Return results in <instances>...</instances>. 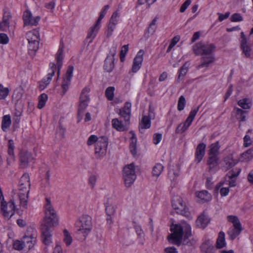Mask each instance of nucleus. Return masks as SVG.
Returning a JSON list of instances; mask_svg holds the SVG:
<instances>
[{
	"mask_svg": "<svg viewBox=\"0 0 253 253\" xmlns=\"http://www.w3.org/2000/svg\"><path fill=\"white\" fill-rule=\"evenodd\" d=\"M20 166L22 168H27L30 163L35 160L31 152L26 149H22L19 154Z\"/></svg>",
	"mask_w": 253,
	"mask_h": 253,
	"instance_id": "12",
	"label": "nucleus"
},
{
	"mask_svg": "<svg viewBox=\"0 0 253 253\" xmlns=\"http://www.w3.org/2000/svg\"><path fill=\"white\" fill-rule=\"evenodd\" d=\"M105 211L107 215H114L117 207L115 205L110 204L109 203L105 204Z\"/></svg>",
	"mask_w": 253,
	"mask_h": 253,
	"instance_id": "48",
	"label": "nucleus"
},
{
	"mask_svg": "<svg viewBox=\"0 0 253 253\" xmlns=\"http://www.w3.org/2000/svg\"><path fill=\"white\" fill-rule=\"evenodd\" d=\"M131 134V137L130 138V142L129 144V149L131 153L134 157L137 155V150H136V137L133 132L132 131L130 132Z\"/></svg>",
	"mask_w": 253,
	"mask_h": 253,
	"instance_id": "36",
	"label": "nucleus"
},
{
	"mask_svg": "<svg viewBox=\"0 0 253 253\" xmlns=\"http://www.w3.org/2000/svg\"><path fill=\"white\" fill-rule=\"evenodd\" d=\"M206 145L204 143H199L197 146L195 150V161L199 163L202 160L205 155Z\"/></svg>",
	"mask_w": 253,
	"mask_h": 253,
	"instance_id": "24",
	"label": "nucleus"
},
{
	"mask_svg": "<svg viewBox=\"0 0 253 253\" xmlns=\"http://www.w3.org/2000/svg\"><path fill=\"white\" fill-rule=\"evenodd\" d=\"M23 96V91L20 88H16L14 90L12 95V100L16 104L21 102Z\"/></svg>",
	"mask_w": 253,
	"mask_h": 253,
	"instance_id": "40",
	"label": "nucleus"
},
{
	"mask_svg": "<svg viewBox=\"0 0 253 253\" xmlns=\"http://www.w3.org/2000/svg\"><path fill=\"white\" fill-rule=\"evenodd\" d=\"M144 53V51L141 49L134 57L131 69L133 73L137 72L140 69L143 60Z\"/></svg>",
	"mask_w": 253,
	"mask_h": 253,
	"instance_id": "21",
	"label": "nucleus"
},
{
	"mask_svg": "<svg viewBox=\"0 0 253 253\" xmlns=\"http://www.w3.org/2000/svg\"><path fill=\"white\" fill-rule=\"evenodd\" d=\"M14 142L12 140L10 139L8 141V154L9 155V157L7 158V162L8 163H10V162H13L15 160V155H14Z\"/></svg>",
	"mask_w": 253,
	"mask_h": 253,
	"instance_id": "33",
	"label": "nucleus"
},
{
	"mask_svg": "<svg viewBox=\"0 0 253 253\" xmlns=\"http://www.w3.org/2000/svg\"><path fill=\"white\" fill-rule=\"evenodd\" d=\"M128 50V45H125L122 47V49L120 52V60L122 62H123L125 56L127 53Z\"/></svg>",
	"mask_w": 253,
	"mask_h": 253,
	"instance_id": "59",
	"label": "nucleus"
},
{
	"mask_svg": "<svg viewBox=\"0 0 253 253\" xmlns=\"http://www.w3.org/2000/svg\"><path fill=\"white\" fill-rule=\"evenodd\" d=\"M27 39L29 43V49L32 51H37L39 48L40 33L38 29L29 31L27 34Z\"/></svg>",
	"mask_w": 253,
	"mask_h": 253,
	"instance_id": "10",
	"label": "nucleus"
},
{
	"mask_svg": "<svg viewBox=\"0 0 253 253\" xmlns=\"http://www.w3.org/2000/svg\"><path fill=\"white\" fill-rule=\"evenodd\" d=\"M112 127L119 131H124L128 129L129 122L125 121H120L117 118L112 120L111 121Z\"/></svg>",
	"mask_w": 253,
	"mask_h": 253,
	"instance_id": "22",
	"label": "nucleus"
},
{
	"mask_svg": "<svg viewBox=\"0 0 253 253\" xmlns=\"http://www.w3.org/2000/svg\"><path fill=\"white\" fill-rule=\"evenodd\" d=\"M87 101H80V104L78 108V117H80V120L82 119L83 117V114L84 110L86 109L87 106H88Z\"/></svg>",
	"mask_w": 253,
	"mask_h": 253,
	"instance_id": "51",
	"label": "nucleus"
},
{
	"mask_svg": "<svg viewBox=\"0 0 253 253\" xmlns=\"http://www.w3.org/2000/svg\"><path fill=\"white\" fill-rule=\"evenodd\" d=\"M63 241L67 246H69L72 243V237L69 231L65 229L63 230Z\"/></svg>",
	"mask_w": 253,
	"mask_h": 253,
	"instance_id": "50",
	"label": "nucleus"
},
{
	"mask_svg": "<svg viewBox=\"0 0 253 253\" xmlns=\"http://www.w3.org/2000/svg\"><path fill=\"white\" fill-rule=\"evenodd\" d=\"M234 110L236 112L235 116L238 121L239 122L246 121V115L248 113V111L244 110L238 107H235Z\"/></svg>",
	"mask_w": 253,
	"mask_h": 253,
	"instance_id": "34",
	"label": "nucleus"
},
{
	"mask_svg": "<svg viewBox=\"0 0 253 253\" xmlns=\"http://www.w3.org/2000/svg\"><path fill=\"white\" fill-rule=\"evenodd\" d=\"M180 37L179 36H175L173 37L169 44L167 52H169L171 49L175 46V45L179 42Z\"/></svg>",
	"mask_w": 253,
	"mask_h": 253,
	"instance_id": "58",
	"label": "nucleus"
},
{
	"mask_svg": "<svg viewBox=\"0 0 253 253\" xmlns=\"http://www.w3.org/2000/svg\"><path fill=\"white\" fill-rule=\"evenodd\" d=\"M241 171V168H236L228 171L226 174L225 177L228 179V184L230 187H234L236 185V179Z\"/></svg>",
	"mask_w": 253,
	"mask_h": 253,
	"instance_id": "19",
	"label": "nucleus"
},
{
	"mask_svg": "<svg viewBox=\"0 0 253 253\" xmlns=\"http://www.w3.org/2000/svg\"><path fill=\"white\" fill-rule=\"evenodd\" d=\"M241 158L244 161L248 162L253 158V149L251 148L243 153L241 156Z\"/></svg>",
	"mask_w": 253,
	"mask_h": 253,
	"instance_id": "49",
	"label": "nucleus"
},
{
	"mask_svg": "<svg viewBox=\"0 0 253 253\" xmlns=\"http://www.w3.org/2000/svg\"><path fill=\"white\" fill-rule=\"evenodd\" d=\"M162 134L159 133H155L153 135V142L155 144L157 145L160 143L162 140Z\"/></svg>",
	"mask_w": 253,
	"mask_h": 253,
	"instance_id": "64",
	"label": "nucleus"
},
{
	"mask_svg": "<svg viewBox=\"0 0 253 253\" xmlns=\"http://www.w3.org/2000/svg\"><path fill=\"white\" fill-rule=\"evenodd\" d=\"M131 107V103L130 102H126L125 103L124 107L120 110L119 113L121 117L123 118L125 121L128 122H129L130 121Z\"/></svg>",
	"mask_w": 253,
	"mask_h": 253,
	"instance_id": "25",
	"label": "nucleus"
},
{
	"mask_svg": "<svg viewBox=\"0 0 253 253\" xmlns=\"http://www.w3.org/2000/svg\"><path fill=\"white\" fill-rule=\"evenodd\" d=\"M0 209L3 216L9 219L15 213L16 207L17 199L14 196L8 202H6L4 201V197L2 195V199L0 200Z\"/></svg>",
	"mask_w": 253,
	"mask_h": 253,
	"instance_id": "5",
	"label": "nucleus"
},
{
	"mask_svg": "<svg viewBox=\"0 0 253 253\" xmlns=\"http://www.w3.org/2000/svg\"><path fill=\"white\" fill-rule=\"evenodd\" d=\"M99 29L96 28L94 26L90 27L88 31L87 35L86 36V39L89 40V42H91L93 39L96 36Z\"/></svg>",
	"mask_w": 253,
	"mask_h": 253,
	"instance_id": "42",
	"label": "nucleus"
},
{
	"mask_svg": "<svg viewBox=\"0 0 253 253\" xmlns=\"http://www.w3.org/2000/svg\"><path fill=\"white\" fill-rule=\"evenodd\" d=\"M186 104V100L185 97L181 95L178 99L177 104V110L179 111L183 110L184 109Z\"/></svg>",
	"mask_w": 253,
	"mask_h": 253,
	"instance_id": "57",
	"label": "nucleus"
},
{
	"mask_svg": "<svg viewBox=\"0 0 253 253\" xmlns=\"http://www.w3.org/2000/svg\"><path fill=\"white\" fill-rule=\"evenodd\" d=\"M12 16L9 10L3 9L1 22H0V31H6L9 27L10 20Z\"/></svg>",
	"mask_w": 253,
	"mask_h": 253,
	"instance_id": "18",
	"label": "nucleus"
},
{
	"mask_svg": "<svg viewBox=\"0 0 253 253\" xmlns=\"http://www.w3.org/2000/svg\"><path fill=\"white\" fill-rule=\"evenodd\" d=\"M200 248L203 253H213L215 251L213 243L210 240L203 243Z\"/></svg>",
	"mask_w": 253,
	"mask_h": 253,
	"instance_id": "27",
	"label": "nucleus"
},
{
	"mask_svg": "<svg viewBox=\"0 0 253 253\" xmlns=\"http://www.w3.org/2000/svg\"><path fill=\"white\" fill-rule=\"evenodd\" d=\"M188 66L189 64L186 62L179 69L178 72V76L176 80L177 83H179L181 80L184 79V77L185 76L188 72Z\"/></svg>",
	"mask_w": 253,
	"mask_h": 253,
	"instance_id": "38",
	"label": "nucleus"
},
{
	"mask_svg": "<svg viewBox=\"0 0 253 253\" xmlns=\"http://www.w3.org/2000/svg\"><path fill=\"white\" fill-rule=\"evenodd\" d=\"M219 157L216 156H210L207 161V165L208 166V171L210 173H215L216 170V168L219 165Z\"/></svg>",
	"mask_w": 253,
	"mask_h": 253,
	"instance_id": "23",
	"label": "nucleus"
},
{
	"mask_svg": "<svg viewBox=\"0 0 253 253\" xmlns=\"http://www.w3.org/2000/svg\"><path fill=\"white\" fill-rule=\"evenodd\" d=\"M196 196L202 203L210 201L211 199V194L206 190L197 192Z\"/></svg>",
	"mask_w": 253,
	"mask_h": 253,
	"instance_id": "35",
	"label": "nucleus"
},
{
	"mask_svg": "<svg viewBox=\"0 0 253 253\" xmlns=\"http://www.w3.org/2000/svg\"><path fill=\"white\" fill-rule=\"evenodd\" d=\"M99 138L95 135H90L87 141V144L88 146H91L94 143H97Z\"/></svg>",
	"mask_w": 253,
	"mask_h": 253,
	"instance_id": "61",
	"label": "nucleus"
},
{
	"mask_svg": "<svg viewBox=\"0 0 253 253\" xmlns=\"http://www.w3.org/2000/svg\"><path fill=\"white\" fill-rule=\"evenodd\" d=\"M227 220L228 221L233 224V226L235 228L242 229V225L238 218L236 216L229 215L227 216Z\"/></svg>",
	"mask_w": 253,
	"mask_h": 253,
	"instance_id": "43",
	"label": "nucleus"
},
{
	"mask_svg": "<svg viewBox=\"0 0 253 253\" xmlns=\"http://www.w3.org/2000/svg\"><path fill=\"white\" fill-rule=\"evenodd\" d=\"M51 228L42 225V240L45 245H48L51 242V234L49 231Z\"/></svg>",
	"mask_w": 253,
	"mask_h": 253,
	"instance_id": "28",
	"label": "nucleus"
},
{
	"mask_svg": "<svg viewBox=\"0 0 253 253\" xmlns=\"http://www.w3.org/2000/svg\"><path fill=\"white\" fill-rule=\"evenodd\" d=\"M108 144V139L106 137L99 138V140L95 144L94 153L97 159H101L106 155Z\"/></svg>",
	"mask_w": 253,
	"mask_h": 253,
	"instance_id": "8",
	"label": "nucleus"
},
{
	"mask_svg": "<svg viewBox=\"0 0 253 253\" xmlns=\"http://www.w3.org/2000/svg\"><path fill=\"white\" fill-rule=\"evenodd\" d=\"M37 234L36 232L30 233L27 232L25 236L21 239L25 249L30 250L34 246L36 242Z\"/></svg>",
	"mask_w": 253,
	"mask_h": 253,
	"instance_id": "15",
	"label": "nucleus"
},
{
	"mask_svg": "<svg viewBox=\"0 0 253 253\" xmlns=\"http://www.w3.org/2000/svg\"><path fill=\"white\" fill-rule=\"evenodd\" d=\"M9 93V90L7 87H4L0 84V100L5 99Z\"/></svg>",
	"mask_w": 253,
	"mask_h": 253,
	"instance_id": "55",
	"label": "nucleus"
},
{
	"mask_svg": "<svg viewBox=\"0 0 253 253\" xmlns=\"http://www.w3.org/2000/svg\"><path fill=\"white\" fill-rule=\"evenodd\" d=\"M133 224H134V225H133L134 228L135 230V231H136L137 235L139 237H141L142 236H143L144 233H143V231L142 229H141V227H140V226L137 224L135 222H133Z\"/></svg>",
	"mask_w": 253,
	"mask_h": 253,
	"instance_id": "63",
	"label": "nucleus"
},
{
	"mask_svg": "<svg viewBox=\"0 0 253 253\" xmlns=\"http://www.w3.org/2000/svg\"><path fill=\"white\" fill-rule=\"evenodd\" d=\"M252 104V100L249 98H244L238 101V105L244 110H250Z\"/></svg>",
	"mask_w": 253,
	"mask_h": 253,
	"instance_id": "32",
	"label": "nucleus"
},
{
	"mask_svg": "<svg viewBox=\"0 0 253 253\" xmlns=\"http://www.w3.org/2000/svg\"><path fill=\"white\" fill-rule=\"evenodd\" d=\"M170 231L171 234L168 237V240L169 242L171 240L172 243L177 246L180 245L183 236L186 239L192 236L191 226L185 222L172 224L170 226Z\"/></svg>",
	"mask_w": 253,
	"mask_h": 253,
	"instance_id": "1",
	"label": "nucleus"
},
{
	"mask_svg": "<svg viewBox=\"0 0 253 253\" xmlns=\"http://www.w3.org/2000/svg\"><path fill=\"white\" fill-rule=\"evenodd\" d=\"M242 231V229L231 227L227 231V234L228 235L229 238L231 240H233L241 233Z\"/></svg>",
	"mask_w": 253,
	"mask_h": 253,
	"instance_id": "44",
	"label": "nucleus"
},
{
	"mask_svg": "<svg viewBox=\"0 0 253 253\" xmlns=\"http://www.w3.org/2000/svg\"><path fill=\"white\" fill-rule=\"evenodd\" d=\"M23 19L24 21V25L25 26H37L41 19V17L39 16L34 17L31 12L27 10L24 12L23 15Z\"/></svg>",
	"mask_w": 253,
	"mask_h": 253,
	"instance_id": "14",
	"label": "nucleus"
},
{
	"mask_svg": "<svg viewBox=\"0 0 253 253\" xmlns=\"http://www.w3.org/2000/svg\"><path fill=\"white\" fill-rule=\"evenodd\" d=\"M55 57L57 62V65L58 67L57 77L58 78L59 76V71L62 66V60L64 57L63 45H60Z\"/></svg>",
	"mask_w": 253,
	"mask_h": 253,
	"instance_id": "29",
	"label": "nucleus"
},
{
	"mask_svg": "<svg viewBox=\"0 0 253 253\" xmlns=\"http://www.w3.org/2000/svg\"><path fill=\"white\" fill-rule=\"evenodd\" d=\"M49 66L50 72L48 73L47 76L43 78L39 84V88L41 90H43L50 83L56 70V65L54 63H50Z\"/></svg>",
	"mask_w": 253,
	"mask_h": 253,
	"instance_id": "16",
	"label": "nucleus"
},
{
	"mask_svg": "<svg viewBox=\"0 0 253 253\" xmlns=\"http://www.w3.org/2000/svg\"><path fill=\"white\" fill-rule=\"evenodd\" d=\"M92 219L87 215H83L76 223L77 233L83 236V240H85L92 229Z\"/></svg>",
	"mask_w": 253,
	"mask_h": 253,
	"instance_id": "4",
	"label": "nucleus"
},
{
	"mask_svg": "<svg viewBox=\"0 0 253 253\" xmlns=\"http://www.w3.org/2000/svg\"><path fill=\"white\" fill-rule=\"evenodd\" d=\"M13 248L14 249L18 251L25 249L22 240L15 241L13 243Z\"/></svg>",
	"mask_w": 253,
	"mask_h": 253,
	"instance_id": "60",
	"label": "nucleus"
},
{
	"mask_svg": "<svg viewBox=\"0 0 253 253\" xmlns=\"http://www.w3.org/2000/svg\"><path fill=\"white\" fill-rule=\"evenodd\" d=\"M116 25L109 23L107 30V38H110L112 35L114 31L116 28Z\"/></svg>",
	"mask_w": 253,
	"mask_h": 253,
	"instance_id": "62",
	"label": "nucleus"
},
{
	"mask_svg": "<svg viewBox=\"0 0 253 253\" xmlns=\"http://www.w3.org/2000/svg\"><path fill=\"white\" fill-rule=\"evenodd\" d=\"M225 240V234L223 232L220 231L216 240V247L217 249H221L226 246Z\"/></svg>",
	"mask_w": 253,
	"mask_h": 253,
	"instance_id": "41",
	"label": "nucleus"
},
{
	"mask_svg": "<svg viewBox=\"0 0 253 253\" xmlns=\"http://www.w3.org/2000/svg\"><path fill=\"white\" fill-rule=\"evenodd\" d=\"M219 149L220 146L218 141L211 144L209 146V150L208 153V156L218 157Z\"/></svg>",
	"mask_w": 253,
	"mask_h": 253,
	"instance_id": "31",
	"label": "nucleus"
},
{
	"mask_svg": "<svg viewBox=\"0 0 253 253\" xmlns=\"http://www.w3.org/2000/svg\"><path fill=\"white\" fill-rule=\"evenodd\" d=\"M158 18V17H155L150 23L147 29V32L149 34L153 35L155 33L157 28V22Z\"/></svg>",
	"mask_w": 253,
	"mask_h": 253,
	"instance_id": "45",
	"label": "nucleus"
},
{
	"mask_svg": "<svg viewBox=\"0 0 253 253\" xmlns=\"http://www.w3.org/2000/svg\"><path fill=\"white\" fill-rule=\"evenodd\" d=\"M172 206L176 212L185 216H188L190 214L185 203L179 196H174L171 201Z\"/></svg>",
	"mask_w": 253,
	"mask_h": 253,
	"instance_id": "11",
	"label": "nucleus"
},
{
	"mask_svg": "<svg viewBox=\"0 0 253 253\" xmlns=\"http://www.w3.org/2000/svg\"><path fill=\"white\" fill-rule=\"evenodd\" d=\"M11 124V117L9 115L2 117L1 121V129L3 131H6Z\"/></svg>",
	"mask_w": 253,
	"mask_h": 253,
	"instance_id": "39",
	"label": "nucleus"
},
{
	"mask_svg": "<svg viewBox=\"0 0 253 253\" xmlns=\"http://www.w3.org/2000/svg\"><path fill=\"white\" fill-rule=\"evenodd\" d=\"M73 71L74 67L73 66H69L62 83L61 85L63 90V94H64L69 89L71 84V80L73 76Z\"/></svg>",
	"mask_w": 253,
	"mask_h": 253,
	"instance_id": "17",
	"label": "nucleus"
},
{
	"mask_svg": "<svg viewBox=\"0 0 253 253\" xmlns=\"http://www.w3.org/2000/svg\"><path fill=\"white\" fill-rule=\"evenodd\" d=\"M200 107V106L199 105L190 111L189 116L185 121L184 123H180L177 126L175 130L176 133H182L188 128L198 112Z\"/></svg>",
	"mask_w": 253,
	"mask_h": 253,
	"instance_id": "9",
	"label": "nucleus"
},
{
	"mask_svg": "<svg viewBox=\"0 0 253 253\" xmlns=\"http://www.w3.org/2000/svg\"><path fill=\"white\" fill-rule=\"evenodd\" d=\"M164 169V166L160 163L156 164L153 168L152 174L156 178L158 177Z\"/></svg>",
	"mask_w": 253,
	"mask_h": 253,
	"instance_id": "46",
	"label": "nucleus"
},
{
	"mask_svg": "<svg viewBox=\"0 0 253 253\" xmlns=\"http://www.w3.org/2000/svg\"><path fill=\"white\" fill-rule=\"evenodd\" d=\"M241 40L240 41L241 44V48L242 50L243 53L244 54L245 56L249 58L251 57L252 53V48L249 45L248 40L244 33V32H241Z\"/></svg>",
	"mask_w": 253,
	"mask_h": 253,
	"instance_id": "20",
	"label": "nucleus"
},
{
	"mask_svg": "<svg viewBox=\"0 0 253 253\" xmlns=\"http://www.w3.org/2000/svg\"><path fill=\"white\" fill-rule=\"evenodd\" d=\"M90 88L88 87H84L82 90L80 99L81 101H87L89 100L88 93L90 92Z\"/></svg>",
	"mask_w": 253,
	"mask_h": 253,
	"instance_id": "47",
	"label": "nucleus"
},
{
	"mask_svg": "<svg viewBox=\"0 0 253 253\" xmlns=\"http://www.w3.org/2000/svg\"><path fill=\"white\" fill-rule=\"evenodd\" d=\"M30 187V176L28 174L25 173L20 179L19 184V192L18 194L20 205L24 209H26L27 207Z\"/></svg>",
	"mask_w": 253,
	"mask_h": 253,
	"instance_id": "2",
	"label": "nucleus"
},
{
	"mask_svg": "<svg viewBox=\"0 0 253 253\" xmlns=\"http://www.w3.org/2000/svg\"><path fill=\"white\" fill-rule=\"evenodd\" d=\"M223 161L224 163L223 168L225 170H227L234 167L237 163L236 161L233 159V158L231 155L225 157Z\"/></svg>",
	"mask_w": 253,
	"mask_h": 253,
	"instance_id": "37",
	"label": "nucleus"
},
{
	"mask_svg": "<svg viewBox=\"0 0 253 253\" xmlns=\"http://www.w3.org/2000/svg\"><path fill=\"white\" fill-rule=\"evenodd\" d=\"M215 46L212 43L205 44L202 42H199L195 44L193 46L194 53L197 55H214Z\"/></svg>",
	"mask_w": 253,
	"mask_h": 253,
	"instance_id": "6",
	"label": "nucleus"
},
{
	"mask_svg": "<svg viewBox=\"0 0 253 253\" xmlns=\"http://www.w3.org/2000/svg\"><path fill=\"white\" fill-rule=\"evenodd\" d=\"M119 17L120 14L118 11H116L112 15L109 23L116 26L118 23Z\"/></svg>",
	"mask_w": 253,
	"mask_h": 253,
	"instance_id": "56",
	"label": "nucleus"
},
{
	"mask_svg": "<svg viewBox=\"0 0 253 253\" xmlns=\"http://www.w3.org/2000/svg\"><path fill=\"white\" fill-rule=\"evenodd\" d=\"M123 178L126 187H130L136 178L134 163L126 165L123 169Z\"/></svg>",
	"mask_w": 253,
	"mask_h": 253,
	"instance_id": "7",
	"label": "nucleus"
},
{
	"mask_svg": "<svg viewBox=\"0 0 253 253\" xmlns=\"http://www.w3.org/2000/svg\"><path fill=\"white\" fill-rule=\"evenodd\" d=\"M140 126L142 129L149 128L151 126V121L149 117L146 116H143L140 124Z\"/></svg>",
	"mask_w": 253,
	"mask_h": 253,
	"instance_id": "52",
	"label": "nucleus"
},
{
	"mask_svg": "<svg viewBox=\"0 0 253 253\" xmlns=\"http://www.w3.org/2000/svg\"><path fill=\"white\" fill-rule=\"evenodd\" d=\"M117 47L113 46L105 60L104 69L107 72H111L114 68V56L116 53Z\"/></svg>",
	"mask_w": 253,
	"mask_h": 253,
	"instance_id": "13",
	"label": "nucleus"
},
{
	"mask_svg": "<svg viewBox=\"0 0 253 253\" xmlns=\"http://www.w3.org/2000/svg\"><path fill=\"white\" fill-rule=\"evenodd\" d=\"M214 61V55H203L202 57L201 64L199 66V67H208L210 65L213 63Z\"/></svg>",
	"mask_w": 253,
	"mask_h": 253,
	"instance_id": "30",
	"label": "nucleus"
},
{
	"mask_svg": "<svg viewBox=\"0 0 253 253\" xmlns=\"http://www.w3.org/2000/svg\"><path fill=\"white\" fill-rule=\"evenodd\" d=\"M58 224V217L48 198H46L44 205V217L42 225L53 227Z\"/></svg>",
	"mask_w": 253,
	"mask_h": 253,
	"instance_id": "3",
	"label": "nucleus"
},
{
	"mask_svg": "<svg viewBox=\"0 0 253 253\" xmlns=\"http://www.w3.org/2000/svg\"><path fill=\"white\" fill-rule=\"evenodd\" d=\"M115 88L114 86H109L105 90V96L109 101L113 100L114 97V91Z\"/></svg>",
	"mask_w": 253,
	"mask_h": 253,
	"instance_id": "54",
	"label": "nucleus"
},
{
	"mask_svg": "<svg viewBox=\"0 0 253 253\" xmlns=\"http://www.w3.org/2000/svg\"><path fill=\"white\" fill-rule=\"evenodd\" d=\"M47 98V95L45 93H42L39 96V102L38 104V108L39 109H41L44 106Z\"/></svg>",
	"mask_w": 253,
	"mask_h": 253,
	"instance_id": "53",
	"label": "nucleus"
},
{
	"mask_svg": "<svg viewBox=\"0 0 253 253\" xmlns=\"http://www.w3.org/2000/svg\"><path fill=\"white\" fill-rule=\"evenodd\" d=\"M210 222V218L204 212L199 215L196 221L197 226L204 229Z\"/></svg>",
	"mask_w": 253,
	"mask_h": 253,
	"instance_id": "26",
	"label": "nucleus"
}]
</instances>
